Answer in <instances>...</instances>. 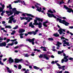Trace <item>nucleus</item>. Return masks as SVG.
I'll return each instance as SVG.
<instances>
[{
    "instance_id": "2",
    "label": "nucleus",
    "mask_w": 73,
    "mask_h": 73,
    "mask_svg": "<svg viewBox=\"0 0 73 73\" xmlns=\"http://www.w3.org/2000/svg\"><path fill=\"white\" fill-rule=\"evenodd\" d=\"M37 21H40L41 23H42V22L43 21V19L37 17H36L35 19L34 20V23H33V25H37L38 24Z\"/></svg>"
},
{
    "instance_id": "59",
    "label": "nucleus",
    "mask_w": 73,
    "mask_h": 73,
    "mask_svg": "<svg viewBox=\"0 0 73 73\" xmlns=\"http://www.w3.org/2000/svg\"><path fill=\"white\" fill-rule=\"evenodd\" d=\"M29 34L28 33H25V36H27Z\"/></svg>"
},
{
    "instance_id": "39",
    "label": "nucleus",
    "mask_w": 73,
    "mask_h": 73,
    "mask_svg": "<svg viewBox=\"0 0 73 73\" xmlns=\"http://www.w3.org/2000/svg\"><path fill=\"white\" fill-rule=\"evenodd\" d=\"M1 60H0V64L1 65H4V63H2V62H1Z\"/></svg>"
},
{
    "instance_id": "21",
    "label": "nucleus",
    "mask_w": 73,
    "mask_h": 73,
    "mask_svg": "<svg viewBox=\"0 0 73 73\" xmlns=\"http://www.w3.org/2000/svg\"><path fill=\"white\" fill-rule=\"evenodd\" d=\"M9 19H10L9 20V21L8 22V23H10V24H12V18H9Z\"/></svg>"
},
{
    "instance_id": "25",
    "label": "nucleus",
    "mask_w": 73,
    "mask_h": 73,
    "mask_svg": "<svg viewBox=\"0 0 73 73\" xmlns=\"http://www.w3.org/2000/svg\"><path fill=\"white\" fill-rule=\"evenodd\" d=\"M24 33H21L19 34V35L20 36V37L21 38H23V36L24 35Z\"/></svg>"
},
{
    "instance_id": "62",
    "label": "nucleus",
    "mask_w": 73,
    "mask_h": 73,
    "mask_svg": "<svg viewBox=\"0 0 73 73\" xmlns=\"http://www.w3.org/2000/svg\"><path fill=\"white\" fill-rule=\"evenodd\" d=\"M69 28V29H73V26H70Z\"/></svg>"
},
{
    "instance_id": "5",
    "label": "nucleus",
    "mask_w": 73,
    "mask_h": 73,
    "mask_svg": "<svg viewBox=\"0 0 73 73\" xmlns=\"http://www.w3.org/2000/svg\"><path fill=\"white\" fill-rule=\"evenodd\" d=\"M6 12L7 14H8V16H9L12 15H13V13H14V15H16V13L15 12H12V11L10 10L9 11H6ZM8 13H10L9 14H8Z\"/></svg>"
},
{
    "instance_id": "6",
    "label": "nucleus",
    "mask_w": 73,
    "mask_h": 73,
    "mask_svg": "<svg viewBox=\"0 0 73 73\" xmlns=\"http://www.w3.org/2000/svg\"><path fill=\"white\" fill-rule=\"evenodd\" d=\"M35 7L37 9H36V11H38V12H41L42 13H44V11H42V9H41V7H40L39 9V6L37 5H35Z\"/></svg>"
},
{
    "instance_id": "34",
    "label": "nucleus",
    "mask_w": 73,
    "mask_h": 73,
    "mask_svg": "<svg viewBox=\"0 0 73 73\" xmlns=\"http://www.w3.org/2000/svg\"><path fill=\"white\" fill-rule=\"evenodd\" d=\"M21 68H22L21 65L20 64L18 66V69H21Z\"/></svg>"
},
{
    "instance_id": "43",
    "label": "nucleus",
    "mask_w": 73,
    "mask_h": 73,
    "mask_svg": "<svg viewBox=\"0 0 73 73\" xmlns=\"http://www.w3.org/2000/svg\"><path fill=\"white\" fill-rule=\"evenodd\" d=\"M18 28V26H16V27L13 28V29H16Z\"/></svg>"
},
{
    "instance_id": "4",
    "label": "nucleus",
    "mask_w": 73,
    "mask_h": 73,
    "mask_svg": "<svg viewBox=\"0 0 73 73\" xmlns=\"http://www.w3.org/2000/svg\"><path fill=\"white\" fill-rule=\"evenodd\" d=\"M38 32V30L36 29L35 31H33L31 32H29L27 33L30 35H33L34 36V35H36L37 34V32Z\"/></svg>"
},
{
    "instance_id": "23",
    "label": "nucleus",
    "mask_w": 73,
    "mask_h": 73,
    "mask_svg": "<svg viewBox=\"0 0 73 73\" xmlns=\"http://www.w3.org/2000/svg\"><path fill=\"white\" fill-rule=\"evenodd\" d=\"M33 68L35 69H36V70H38V69H40V68L38 67H37L36 66H34Z\"/></svg>"
},
{
    "instance_id": "41",
    "label": "nucleus",
    "mask_w": 73,
    "mask_h": 73,
    "mask_svg": "<svg viewBox=\"0 0 73 73\" xmlns=\"http://www.w3.org/2000/svg\"><path fill=\"white\" fill-rule=\"evenodd\" d=\"M1 6L2 7V9H4V8H5V5H4V4H3V5H2Z\"/></svg>"
},
{
    "instance_id": "57",
    "label": "nucleus",
    "mask_w": 73,
    "mask_h": 73,
    "mask_svg": "<svg viewBox=\"0 0 73 73\" xmlns=\"http://www.w3.org/2000/svg\"><path fill=\"white\" fill-rule=\"evenodd\" d=\"M18 48H19V46H17L16 47H14V49H17Z\"/></svg>"
},
{
    "instance_id": "58",
    "label": "nucleus",
    "mask_w": 73,
    "mask_h": 73,
    "mask_svg": "<svg viewBox=\"0 0 73 73\" xmlns=\"http://www.w3.org/2000/svg\"><path fill=\"white\" fill-rule=\"evenodd\" d=\"M34 52H32V54H31V56H35V54H33Z\"/></svg>"
},
{
    "instance_id": "49",
    "label": "nucleus",
    "mask_w": 73,
    "mask_h": 73,
    "mask_svg": "<svg viewBox=\"0 0 73 73\" xmlns=\"http://www.w3.org/2000/svg\"><path fill=\"white\" fill-rule=\"evenodd\" d=\"M64 61L65 62V60L64 59H62L61 60V62L62 63H64Z\"/></svg>"
},
{
    "instance_id": "42",
    "label": "nucleus",
    "mask_w": 73,
    "mask_h": 73,
    "mask_svg": "<svg viewBox=\"0 0 73 73\" xmlns=\"http://www.w3.org/2000/svg\"><path fill=\"white\" fill-rule=\"evenodd\" d=\"M26 70V69L25 68H23L21 69V72H24V71H25Z\"/></svg>"
},
{
    "instance_id": "22",
    "label": "nucleus",
    "mask_w": 73,
    "mask_h": 73,
    "mask_svg": "<svg viewBox=\"0 0 73 73\" xmlns=\"http://www.w3.org/2000/svg\"><path fill=\"white\" fill-rule=\"evenodd\" d=\"M33 18L31 17H29V19L28 20L27 22H30L31 20H32Z\"/></svg>"
},
{
    "instance_id": "45",
    "label": "nucleus",
    "mask_w": 73,
    "mask_h": 73,
    "mask_svg": "<svg viewBox=\"0 0 73 73\" xmlns=\"http://www.w3.org/2000/svg\"><path fill=\"white\" fill-rule=\"evenodd\" d=\"M25 56L26 57H28L29 56L28 55V54H26L25 55Z\"/></svg>"
},
{
    "instance_id": "52",
    "label": "nucleus",
    "mask_w": 73,
    "mask_h": 73,
    "mask_svg": "<svg viewBox=\"0 0 73 73\" xmlns=\"http://www.w3.org/2000/svg\"><path fill=\"white\" fill-rule=\"evenodd\" d=\"M69 60H73V58L70 57V58H69Z\"/></svg>"
},
{
    "instance_id": "51",
    "label": "nucleus",
    "mask_w": 73,
    "mask_h": 73,
    "mask_svg": "<svg viewBox=\"0 0 73 73\" xmlns=\"http://www.w3.org/2000/svg\"><path fill=\"white\" fill-rule=\"evenodd\" d=\"M28 19H29V17H25V20H27L28 21Z\"/></svg>"
},
{
    "instance_id": "50",
    "label": "nucleus",
    "mask_w": 73,
    "mask_h": 73,
    "mask_svg": "<svg viewBox=\"0 0 73 73\" xmlns=\"http://www.w3.org/2000/svg\"><path fill=\"white\" fill-rule=\"evenodd\" d=\"M43 25L44 27H47V25H46V24H44V23H43Z\"/></svg>"
},
{
    "instance_id": "46",
    "label": "nucleus",
    "mask_w": 73,
    "mask_h": 73,
    "mask_svg": "<svg viewBox=\"0 0 73 73\" xmlns=\"http://www.w3.org/2000/svg\"><path fill=\"white\" fill-rule=\"evenodd\" d=\"M68 56H66L64 57V58L65 60H66V59H67V58H68Z\"/></svg>"
},
{
    "instance_id": "31",
    "label": "nucleus",
    "mask_w": 73,
    "mask_h": 73,
    "mask_svg": "<svg viewBox=\"0 0 73 73\" xmlns=\"http://www.w3.org/2000/svg\"><path fill=\"white\" fill-rule=\"evenodd\" d=\"M64 8H65L66 9V10H68V9H69V8H68V7H66L65 5H64Z\"/></svg>"
},
{
    "instance_id": "36",
    "label": "nucleus",
    "mask_w": 73,
    "mask_h": 73,
    "mask_svg": "<svg viewBox=\"0 0 73 73\" xmlns=\"http://www.w3.org/2000/svg\"><path fill=\"white\" fill-rule=\"evenodd\" d=\"M26 15H27V16L28 17V16H29V17H31V16H32V14H26Z\"/></svg>"
},
{
    "instance_id": "18",
    "label": "nucleus",
    "mask_w": 73,
    "mask_h": 73,
    "mask_svg": "<svg viewBox=\"0 0 73 73\" xmlns=\"http://www.w3.org/2000/svg\"><path fill=\"white\" fill-rule=\"evenodd\" d=\"M17 1H15L14 3H23V2L20 0H17Z\"/></svg>"
},
{
    "instance_id": "19",
    "label": "nucleus",
    "mask_w": 73,
    "mask_h": 73,
    "mask_svg": "<svg viewBox=\"0 0 73 73\" xmlns=\"http://www.w3.org/2000/svg\"><path fill=\"white\" fill-rule=\"evenodd\" d=\"M58 32H61V31H62L63 32H65V30L62 29H61V28H60L58 30Z\"/></svg>"
},
{
    "instance_id": "8",
    "label": "nucleus",
    "mask_w": 73,
    "mask_h": 73,
    "mask_svg": "<svg viewBox=\"0 0 73 73\" xmlns=\"http://www.w3.org/2000/svg\"><path fill=\"white\" fill-rule=\"evenodd\" d=\"M7 45V43L5 42L0 43V46L3 47V46H5Z\"/></svg>"
},
{
    "instance_id": "10",
    "label": "nucleus",
    "mask_w": 73,
    "mask_h": 73,
    "mask_svg": "<svg viewBox=\"0 0 73 73\" xmlns=\"http://www.w3.org/2000/svg\"><path fill=\"white\" fill-rule=\"evenodd\" d=\"M9 63L10 64H11L12 63L14 62V60L13 59H12L11 57H10L9 59Z\"/></svg>"
},
{
    "instance_id": "60",
    "label": "nucleus",
    "mask_w": 73,
    "mask_h": 73,
    "mask_svg": "<svg viewBox=\"0 0 73 73\" xmlns=\"http://www.w3.org/2000/svg\"><path fill=\"white\" fill-rule=\"evenodd\" d=\"M8 72H9V73H12V71H11V70H8Z\"/></svg>"
},
{
    "instance_id": "17",
    "label": "nucleus",
    "mask_w": 73,
    "mask_h": 73,
    "mask_svg": "<svg viewBox=\"0 0 73 73\" xmlns=\"http://www.w3.org/2000/svg\"><path fill=\"white\" fill-rule=\"evenodd\" d=\"M7 8H9V10H11V9H12V6L11 5V4H9L8 6H7Z\"/></svg>"
},
{
    "instance_id": "48",
    "label": "nucleus",
    "mask_w": 73,
    "mask_h": 73,
    "mask_svg": "<svg viewBox=\"0 0 73 73\" xmlns=\"http://www.w3.org/2000/svg\"><path fill=\"white\" fill-rule=\"evenodd\" d=\"M9 41H10V39H7V40L6 42H7V43H8V42H9Z\"/></svg>"
},
{
    "instance_id": "26",
    "label": "nucleus",
    "mask_w": 73,
    "mask_h": 73,
    "mask_svg": "<svg viewBox=\"0 0 73 73\" xmlns=\"http://www.w3.org/2000/svg\"><path fill=\"white\" fill-rule=\"evenodd\" d=\"M15 13H16V15H19L20 13H22V12L17 10L16 11Z\"/></svg>"
},
{
    "instance_id": "15",
    "label": "nucleus",
    "mask_w": 73,
    "mask_h": 73,
    "mask_svg": "<svg viewBox=\"0 0 73 73\" xmlns=\"http://www.w3.org/2000/svg\"><path fill=\"white\" fill-rule=\"evenodd\" d=\"M29 27H31L32 28H35V26L33 25H32V22H31L29 24Z\"/></svg>"
},
{
    "instance_id": "13",
    "label": "nucleus",
    "mask_w": 73,
    "mask_h": 73,
    "mask_svg": "<svg viewBox=\"0 0 73 73\" xmlns=\"http://www.w3.org/2000/svg\"><path fill=\"white\" fill-rule=\"evenodd\" d=\"M25 31V30L23 29H20L19 30V33H22L24 32Z\"/></svg>"
},
{
    "instance_id": "30",
    "label": "nucleus",
    "mask_w": 73,
    "mask_h": 73,
    "mask_svg": "<svg viewBox=\"0 0 73 73\" xmlns=\"http://www.w3.org/2000/svg\"><path fill=\"white\" fill-rule=\"evenodd\" d=\"M48 13H53V12L51 10H48Z\"/></svg>"
},
{
    "instance_id": "40",
    "label": "nucleus",
    "mask_w": 73,
    "mask_h": 73,
    "mask_svg": "<svg viewBox=\"0 0 73 73\" xmlns=\"http://www.w3.org/2000/svg\"><path fill=\"white\" fill-rule=\"evenodd\" d=\"M3 9H3L2 7H0V12H2L3 11Z\"/></svg>"
},
{
    "instance_id": "28",
    "label": "nucleus",
    "mask_w": 73,
    "mask_h": 73,
    "mask_svg": "<svg viewBox=\"0 0 73 73\" xmlns=\"http://www.w3.org/2000/svg\"><path fill=\"white\" fill-rule=\"evenodd\" d=\"M16 9H16V8H14L13 9H12V12H16V11L17 10H16Z\"/></svg>"
},
{
    "instance_id": "7",
    "label": "nucleus",
    "mask_w": 73,
    "mask_h": 73,
    "mask_svg": "<svg viewBox=\"0 0 73 73\" xmlns=\"http://www.w3.org/2000/svg\"><path fill=\"white\" fill-rule=\"evenodd\" d=\"M14 60L15 63H19V62H21V61H23V59H19L17 58H15V59Z\"/></svg>"
},
{
    "instance_id": "44",
    "label": "nucleus",
    "mask_w": 73,
    "mask_h": 73,
    "mask_svg": "<svg viewBox=\"0 0 73 73\" xmlns=\"http://www.w3.org/2000/svg\"><path fill=\"white\" fill-rule=\"evenodd\" d=\"M17 41V39H16L14 40H11V41Z\"/></svg>"
},
{
    "instance_id": "14",
    "label": "nucleus",
    "mask_w": 73,
    "mask_h": 73,
    "mask_svg": "<svg viewBox=\"0 0 73 73\" xmlns=\"http://www.w3.org/2000/svg\"><path fill=\"white\" fill-rule=\"evenodd\" d=\"M63 42H64V43H63V44H66L67 46H70V45L69 44V42H67L65 40H63Z\"/></svg>"
},
{
    "instance_id": "56",
    "label": "nucleus",
    "mask_w": 73,
    "mask_h": 73,
    "mask_svg": "<svg viewBox=\"0 0 73 73\" xmlns=\"http://www.w3.org/2000/svg\"><path fill=\"white\" fill-rule=\"evenodd\" d=\"M61 39H65V37H63V36H62L61 37Z\"/></svg>"
},
{
    "instance_id": "1",
    "label": "nucleus",
    "mask_w": 73,
    "mask_h": 73,
    "mask_svg": "<svg viewBox=\"0 0 73 73\" xmlns=\"http://www.w3.org/2000/svg\"><path fill=\"white\" fill-rule=\"evenodd\" d=\"M57 20L59 21V22L60 23L64 24V25H65L66 26H68V25H69V23L66 21L65 20H62V19L58 18H57Z\"/></svg>"
},
{
    "instance_id": "3",
    "label": "nucleus",
    "mask_w": 73,
    "mask_h": 73,
    "mask_svg": "<svg viewBox=\"0 0 73 73\" xmlns=\"http://www.w3.org/2000/svg\"><path fill=\"white\" fill-rule=\"evenodd\" d=\"M44 57V58L46 59L47 60H49V58L47 56V54H40V56H39V57L40 58H42V57Z\"/></svg>"
},
{
    "instance_id": "12",
    "label": "nucleus",
    "mask_w": 73,
    "mask_h": 73,
    "mask_svg": "<svg viewBox=\"0 0 73 73\" xmlns=\"http://www.w3.org/2000/svg\"><path fill=\"white\" fill-rule=\"evenodd\" d=\"M46 14L48 15H47L49 17H50V18L53 17V16H54V14H50V13H47Z\"/></svg>"
},
{
    "instance_id": "64",
    "label": "nucleus",
    "mask_w": 73,
    "mask_h": 73,
    "mask_svg": "<svg viewBox=\"0 0 73 73\" xmlns=\"http://www.w3.org/2000/svg\"><path fill=\"white\" fill-rule=\"evenodd\" d=\"M51 64H54V61H52L51 62Z\"/></svg>"
},
{
    "instance_id": "35",
    "label": "nucleus",
    "mask_w": 73,
    "mask_h": 73,
    "mask_svg": "<svg viewBox=\"0 0 73 73\" xmlns=\"http://www.w3.org/2000/svg\"><path fill=\"white\" fill-rule=\"evenodd\" d=\"M35 40V38H34V39H33L32 40V42H32V44L33 45H34L35 44V42H34Z\"/></svg>"
},
{
    "instance_id": "47",
    "label": "nucleus",
    "mask_w": 73,
    "mask_h": 73,
    "mask_svg": "<svg viewBox=\"0 0 73 73\" xmlns=\"http://www.w3.org/2000/svg\"><path fill=\"white\" fill-rule=\"evenodd\" d=\"M61 51H58V54H61Z\"/></svg>"
},
{
    "instance_id": "16",
    "label": "nucleus",
    "mask_w": 73,
    "mask_h": 73,
    "mask_svg": "<svg viewBox=\"0 0 73 73\" xmlns=\"http://www.w3.org/2000/svg\"><path fill=\"white\" fill-rule=\"evenodd\" d=\"M34 38H33L32 39H31L30 38L29 39H26V41H29V42H32V40H33Z\"/></svg>"
},
{
    "instance_id": "11",
    "label": "nucleus",
    "mask_w": 73,
    "mask_h": 73,
    "mask_svg": "<svg viewBox=\"0 0 73 73\" xmlns=\"http://www.w3.org/2000/svg\"><path fill=\"white\" fill-rule=\"evenodd\" d=\"M40 21H38V23L37 25H38L39 28H41V27H42V23L40 22Z\"/></svg>"
},
{
    "instance_id": "29",
    "label": "nucleus",
    "mask_w": 73,
    "mask_h": 73,
    "mask_svg": "<svg viewBox=\"0 0 73 73\" xmlns=\"http://www.w3.org/2000/svg\"><path fill=\"white\" fill-rule=\"evenodd\" d=\"M5 28H9V29H11L12 27L11 26L9 25V26H6L5 27Z\"/></svg>"
},
{
    "instance_id": "20",
    "label": "nucleus",
    "mask_w": 73,
    "mask_h": 73,
    "mask_svg": "<svg viewBox=\"0 0 73 73\" xmlns=\"http://www.w3.org/2000/svg\"><path fill=\"white\" fill-rule=\"evenodd\" d=\"M61 44H62V43H61L60 42H57V43L56 44V46H58V47H60V45H61Z\"/></svg>"
},
{
    "instance_id": "38",
    "label": "nucleus",
    "mask_w": 73,
    "mask_h": 73,
    "mask_svg": "<svg viewBox=\"0 0 73 73\" xmlns=\"http://www.w3.org/2000/svg\"><path fill=\"white\" fill-rule=\"evenodd\" d=\"M43 23V24H46L48 23H48V21L46 20L45 22H44Z\"/></svg>"
},
{
    "instance_id": "33",
    "label": "nucleus",
    "mask_w": 73,
    "mask_h": 73,
    "mask_svg": "<svg viewBox=\"0 0 73 73\" xmlns=\"http://www.w3.org/2000/svg\"><path fill=\"white\" fill-rule=\"evenodd\" d=\"M62 3L64 4V1L63 0H62V1H59V4L60 5L62 4Z\"/></svg>"
},
{
    "instance_id": "37",
    "label": "nucleus",
    "mask_w": 73,
    "mask_h": 73,
    "mask_svg": "<svg viewBox=\"0 0 73 73\" xmlns=\"http://www.w3.org/2000/svg\"><path fill=\"white\" fill-rule=\"evenodd\" d=\"M21 20H25V17H20Z\"/></svg>"
},
{
    "instance_id": "61",
    "label": "nucleus",
    "mask_w": 73,
    "mask_h": 73,
    "mask_svg": "<svg viewBox=\"0 0 73 73\" xmlns=\"http://www.w3.org/2000/svg\"><path fill=\"white\" fill-rule=\"evenodd\" d=\"M56 64L58 66H60V64H59L58 63H56Z\"/></svg>"
},
{
    "instance_id": "53",
    "label": "nucleus",
    "mask_w": 73,
    "mask_h": 73,
    "mask_svg": "<svg viewBox=\"0 0 73 73\" xmlns=\"http://www.w3.org/2000/svg\"><path fill=\"white\" fill-rule=\"evenodd\" d=\"M27 13H23L22 15V16H25V15Z\"/></svg>"
},
{
    "instance_id": "55",
    "label": "nucleus",
    "mask_w": 73,
    "mask_h": 73,
    "mask_svg": "<svg viewBox=\"0 0 73 73\" xmlns=\"http://www.w3.org/2000/svg\"><path fill=\"white\" fill-rule=\"evenodd\" d=\"M10 45L11 46H12V45H14V43H13V42L12 43L10 44Z\"/></svg>"
},
{
    "instance_id": "32",
    "label": "nucleus",
    "mask_w": 73,
    "mask_h": 73,
    "mask_svg": "<svg viewBox=\"0 0 73 73\" xmlns=\"http://www.w3.org/2000/svg\"><path fill=\"white\" fill-rule=\"evenodd\" d=\"M48 39L49 41H53V40H54V39L51 38H49Z\"/></svg>"
},
{
    "instance_id": "54",
    "label": "nucleus",
    "mask_w": 73,
    "mask_h": 73,
    "mask_svg": "<svg viewBox=\"0 0 73 73\" xmlns=\"http://www.w3.org/2000/svg\"><path fill=\"white\" fill-rule=\"evenodd\" d=\"M7 60V58H5V59H4L3 60V61L4 62H5V61H6V60Z\"/></svg>"
},
{
    "instance_id": "24",
    "label": "nucleus",
    "mask_w": 73,
    "mask_h": 73,
    "mask_svg": "<svg viewBox=\"0 0 73 73\" xmlns=\"http://www.w3.org/2000/svg\"><path fill=\"white\" fill-rule=\"evenodd\" d=\"M53 35L55 36V37H59L60 35L58 34L57 33L54 34Z\"/></svg>"
},
{
    "instance_id": "63",
    "label": "nucleus",
    "mask_w": 73,
    "mask_h": 73,
    "mask_svg": "<svg viewBox=\"0 0 73 73\" xmlns=\"http://www.w3.org/2000/svg\"><path fill=\"white\" fill-rule=\"evenodd\" d=\"M45 41L44 40L43 41V45H45Z\"/></svg>"
},
{
    "instance_id": "9",
    "label": "nucleus",
    "mask_w": 73,
    "mask_h": 73,
    "mask_svg": "<svg viewBox=\"0 0 73 73\" xmlns=\"http://www.w3.org/2000/svg\"><path fill=\"white\" fill-rule=\"evenodd\" d=\"M14 16V15H12L10 17H9V18H12L13 22L14 23H16V22L17 21V20L13 18Z\"/></svg>"
},
{
    "instance_id": "27",
    "label": "nucleus",
    "mask_w": 73,
    "mask_h": 73,
    "mask_svg": "<svg viewBox=\"0 0 73 73\" xmlns=\"http://www.w3.org/2000/svg\"><path fill=\"white\" fill-rule=\"evenodd\" d=\"M59 33L60 35H61L62 34H63V35H65V33L63 32L62 31H59Z\"/></svg>"
}]
</instances>
